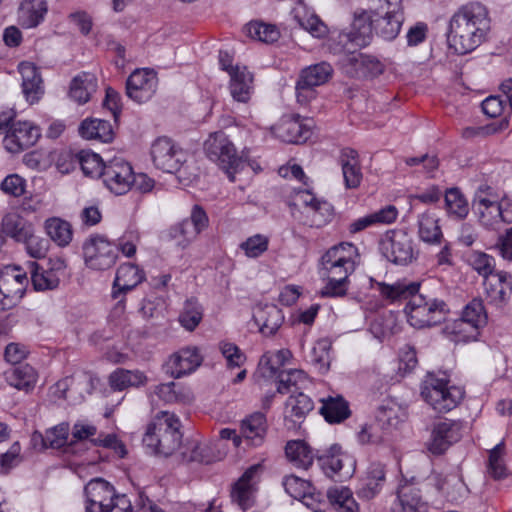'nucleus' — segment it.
Returning <instances> with one entry per match:
<instances>
[{
	"label": "nucleus",
	"instance_id": "nucleus-61",
	"mask_svg": "<svg viewBox=\"0 0 512 512\" xmlns=\"http://www.w3.org/2000/svg\"><path fill=\"white\" fill-rule=\"evenodd\" d=\"M269 239L262 234H256L249 237L240 244V249L244 251L249 258H257L267 251Z\"/></svg>",
	"mask_w": 512,
	"mask_h": 512
},
{
	"label": "nucleus",
	"instance_id": "nucleus-15",
	"mask_svg": "<svg viewBox=\"0 0 512 512\" xmlns=\"http://www.w3.org/2000/svg\"><path fill=\"white\" fill-rule=\"evenodd\" d=\"M462 423L452 419H440L432 425L428 450L434 455L443 454L450 446L462 437Z\"/></svg>",
	"mask_w": 512,
	"mask_h": 512
},
{
	"label": "nucleus",
	"instance_id": "nucleus-3",
	"mask_svg": "<svg viewBox=\"0 0 512 512\" xmlns=\"http://www.w3.org/2000/svg\"><path fill=\"white\" fill-rule=\"evenodd\" d=\"M350 254L341 255V249L330 248L321 258L327 283L321 291L324 297H342L348 290L349 275L354 271L356 258L359 257L356 246H348Z\"/></svg>",
	"mask_w": 512,
	"mask_h": 512
},
{
	"label": "nucleus",
	"instance_id": "nucleus-19",
	"mask_svg": "<svg viewBox=\"0 0 512 512\" xmlns=\"http://www.w3.org/2000/svg\"><path fill=\"white\" fill-rule=\"evenodd\" d=\"M145 280V273L137 265L125 263L118 267L112 287V298L124 307L125 295Z\"/></svg>",
	"mask_w": 512,
	"mask_h": 512
},
{
	"label": "nucleus",
	"instance_id": "nucleus-7",
	"mask_svg": "<svg viewBox=\"0 0 512 512\" xmlns=\"http://www.w3.org/2000/svg\"><path fill=\"white\" fill-rule=\"evenodd\" d=\"M12 113L0 115V135H5L3 143L11 153H19L36 144L41 136L40 129L28 121H13Z\"/></svg>",
	"mask_w": 512,
	"mask_h": 512
},
{
	"label": "nucleus",
	"instance_id": "nucleus-47",
	"mask_svg": "<svg viewBox=\"0 0 512 512\" xmlns=\"http://www.w3.org/2000/svg\"><path fill=\"white\" fill-rule=\"evenodd\" d=\"M320 412L329 423H340L350 415L348 403L342 397L323 400Z\"/></svg>",
	"mask_w": 512,
	"mask_h": 512
},
{
	"label": "nucleus",
	"instance_id": "nucleus-26",
	"mask_svg": "<svg viewBox=\"0 0 512 512\" xmlns=\"http://www.w3.org/2000/svg\"><path fill=\"white\" fill-rule=\"evenodd\" d=\"M384 483V466L381 463H371L360 478L356 493L361 499L371 500L380 493Z\"/></svg>",
	"mask_w": 512,
	"mask_h": 512
},
{
	"label": "nucleus",
	"instance_id": "nucleus-10",
	"mask_svg": "<svg viewBox=\"0 0 512 512\" xmlns=\"http://www.w3.org/2000/svg\"><path fill=\"white\" fill-rule=\"evenodd\" d=\"M150 154L154 166L166 173L178 172L187 160L186 152L166 136L153 141Z\"/></svg>",
	"mask_w": 512,
	"mask_h": 512
},
{
	"label": "nucleus",
	"instance_id": "nucleus-34",
	"mask_svg": "<svg viewBox=\"0 0 512 512\" xmlns=\"http://www.w3.org/2000/svg\"><path fill=\"white\" fill-rule=\"evenodd\" d=\"M481 328L477 324L466 321L462 315L445 324L442 329L443 334L452 342H469L477 340Z\"/></svg>",
	"mask_w": 512,
	"mask_h": 512
},
{
	"label": "nucleus",
	"instance_id": "nucleus-2",
	"mask_svg": "<svg viewBox=\"0 0 512 512\" xmlns=\"http://www.w3.org/2000/svg\"><path fill=\"white\" fill-rule=\"evenodd\" d=\"M490 30L487 8L478 2L462 6L451 18L447 41L457 54L474 51L485 41Z\"/></svg>",
	"mask_w": 512,
	"mask_h": 512
},
{
	"label": "nucleus",
	"instance_id": "nucleus-11",
	"mask_svg": "<svg viewBox=\"0 0 512 512\" xmlns=\"http://www.w3.org/2000/svg\"><path fill=\"white\" fill-rule=\"evenodd\" d=\"M380 249L385 258L396 265H407L416 259L413 239L401 229L387 232Z\"/></svg>",
	"mask_w": 512,
	"mask_h": 512
},
{
	"label": "nucleus",
	"instance_id": "nucleus-41",
	"mask_svg": "<svg viewBox=\"0 0 512 512\" xmlns=\"http://www.w3.org/2000/svg\"><path fill=\"white\" fill-rule=\"evenodd\" d=\"M79 133L85 139H96L104 143L111 142L114 137L110 122L101 119L84 120L79 127Z\"/></svg>",
	"mask_w": 512,
	"mask_h": 512
},
{
	"label": "nucleus",
	"instance_id": "nucleus-39",
	"mask_svg": "<svg viewBox=\"0 0 512 512\" xmlns=\"http://www.w3.org/2000/svg\"><path fill=\"white\" fill-rule=\"evenodd\" d=\"M285 453L294 466L305 470L313 464L314 458L318 456L303 440H291L287 442Z\"/></svg>",
	"mask_w": 512,
	"mask_h": 512
},
{
	"label": "nucleus",
	"instance_id": "nucleus-58",
	"mask_svg": "<svg viewBox=\"0 0 512 512\" xmlns=\"http://www.w3.org/2000/svg\"><path fill=\"white\" fill-rule=\"evenodd\" d=\"M196 236L193 224L185 219L169 230V237L175 240L176 245L182 249L186 248Z\"/></svg>",
	"mask_w": 512,
	"mask_h": 512
},
{
	"label": "nucleus",
	"instance_id": "nucleus-59",
	"mask_svg": "<svg viewBox=\"0 0 512 512\" xmlns=\"http://www.w3.org/2000/svg\"><path fill=\"white\" fill-rule=\"evenodd\" d=\"M466 321L477 324L481 329L487 324V313L481 299H473L464 308L461 314Z\"/></svg>",
	"mask_w": 512,
	"mask_h": 512
},
{
	"label": "nucleus",
	"instance_id": "nucleus-38",
	"mask_svg": "<svg viewBox=\"0 0 512 512\" xmlns=\"http://www.w3.org/2000/svg\"><path fill=\"white\" fill-rule=\"evenodd\" d=\"M279 131L283 141L289 143L305 142L311 135L309 125L302 122L300 115L284 119L279 126Z\"/></svg>",
	"mask_w": 512,
	"mask_h": 512
},
{
	"label": "nucleus",
	"instance_id": "nucleus-64",
	"mask_svg": "<svg viewBox=\"0 0 512 512\" xmlns=\"http://www.w3.org/2000/svg\"><path fill=\"white\" fill-rule=\"evenodd\" d=\"M93 446L111 449L120 458H124L127 454V450L124 443L121 440H119L118 437L113 433H98L95 440H93Z\"/></svg>",
	"mask_w": 512,
	"mask_h": 512
},
{
	"label": "nucleus",
	"instance_id": "nucleus-35",
	"mask_svg": "<svg viewBox=\"0 0 512 512\" xmlns=\"http://www.w3.org/2000/svg\"><path fill=\"white\" fill-rule=\"evenodd\" d=\"M97 89V78L94 74L82 72L75 76L70 84L69 96L79 104H85Z\"/></svg>",
	"mask_w": 512,
	"mask_h": 512
},
{
	"label": "nucleus",
	"instance_id": "nucleus-20",
	"mask_svg": "<svg viewBox=\"0 0 512 512\" xmlns=\"http://www.w3.org/2000/svg\"><path fill=\"white\" fill-rule=\"evenodd\" d=\"M324 473L333 477L336 474L349 476L355 468V460L342 451L341 446L333 444L324 454L317 456Z\"/></svg>",
	"mask_w": 512,
	"mask_h": 512
},
{
	"label": "nucleus",
	"instance_id": "nucleus-50",
	"mask_svg": "<svg viewBox=\"0 0 512 512\" xmlns=\"http://www.w3.org/2000/svg\"><path fill=\"white\" fill-rule=\"evenodd\" d=\"M70 426L67 422H62L45 432V435H34V439L39 437L44 448L59 449L67 444Z\"/></svg>",
	"mask_w": 512,
	"mask_h": 512
},
{
	"label": "nucleus",
	"instance_id": "nucleus-45",
	"mask_svg": "<svg viewBox=\"0 0 512 512\" xmlns=\"http://www.w3.org/2000/svg\"><path fill=\"white\" fill-rule=\"evenodd\" d=\"M154 393L166 403H189L193 400L191 391L174 382L159 384Z\"/></svg>",
	"mask_w": 512,
	"mask_h": 512
},
{
	"label": "nucleus",
	"instance_id": "nucleus-31",
	"mask_svg": "<svg viewBox=\"0 0 512 512\" xmlns=\"http://www.w3.org/2000/svg\"><path fill=\"white\" fill-rule=\"evenodd\" d=\"M339 163L342 168L345 187L355 189L360 186L363 174L359 163L358 152L352 148H344L340 152Z\"/></svg>",
	"mask_w": 512,
	"mask_h": 512
},
{
	"label": "nucleus",
	"instance_id": "nucleus-37",
	"mask_svg": "<svg viewBox=\"0 0 512 512\" xmlns=\"http://www.w3.org/2000/svg\"><path fill=\"white\" fill-rule=\"evenodd\" d=\"M485 289L488 297L494 303L506 301L512 292L511 275L507 272H497L485 280Z\"/></svg>",
	"mask_w": 512,
	"mask_h": 512
},
{
	"label": "nucleus",
	"instance_id": "nucleus-24",
	"mask_svg": "<svg viewBox=\"0 0 512 512\" xmlns=\"http://www.w3.org/2000/svg\"><path fill=\"white\" fill-rule=\"evenodd\" d=\"M384 15L373 11L374 31L384 40L395 39L404 22V9H384Z\"/></svg>",
	"mask_w": 512,
	"mask_h": 512
},
{
	"label": "nucleus",
	"instance_id": "nucleus-54",
	"mask_svg": "<svg viewBox=\"0 0 512 512\" xmlns=\"http://www.w3.org/2000/svg\"><path fill=\"white\" fill-rule=\"evenodd\" d=\"M285 491L293 498L302 500L305 505H309L305 500L312 494L311 484L297 476H286L283 480Z\"/></svg>",
	"mask_w": 512,
	"mask_h": 512
},
{
	"label": "nucleus",
	"instance_id": "nucleus-8",
	"mask_svg": "<svg viewBox=\"0 0 512 512\" xmlns=\"http://www.w3.org/2000/svg\"><path fill=\"white\" fill-rule=\"evenodd\" d=\"M333 72V67L325 61L303 68L295 86L297 102L303 106L308 105L317 96L315 88L327 83Z\"/></svg>",
	"mask_w": 512,
	"mask_h": 512
},
{
	"label": "nucleus",
	"instance_id": "nucleus-22",
	"mask_svg": "<svg viewBox=\"0 0 512 512\" xmlns=\"http://www.w3.org/2000/svg\"><path fill=\"white\" fill-rule=\"evenodd\" d=\"M261 470V464L250 466L233 485L232 501L237 503L242 510L248 509L253 504L255 485Z\"/></svg>",
	"mask_w": 512,
	"mask_h": 512
},
{
	"label": "nucleus",
	"instance_id": "nucleus-44",
	"mask_svg": "<svg viewBox=\"0 0 512 512\" xmlns=\"http://www.w3.org/2000/svg\"><path fill=\"white\" fill-rule=\"evenodd\" d=\"M146 376L140 371H130L118 368L109 376V384L113 390L122 391L129 387L144 385Z\"/></svg>",
	"mask_w": 512,
	"mask_h": 512
},
{
	"label": "nucleus",
	"instance_id": "nucleus-9",
	"mask_svg": "<svg viewBox=\"0 0 512 512\" xmlns=\"http://www.w3.org/2000/svg\"><path fill=\"white\" fill-rule=\"evenodd\" d=\"M472 208L479 223L489 230H497L501 223H512V205L479 195L472 201Z\"/></svg>",
	"mask_w": 512,
	"mask_h": 512
},
{
	"label": "nucleus",
	"instance_id": "nucleus-51",
	"mask_svg": "<svg viewBox=\"0 0 512 512\" xmlns=\"http://www.w3.org/2000/svg\"><path fill=\"white\" fill-rule=\"evenodd\" d=\"M445 208L450 216L464 219L469 213V205L458 188H450L445 193Z\"/></svg>",
	"mask_w": 512,
	"mask_h": 512
},
{
	"label": "nucleus",
	"instance_id": "nucleus-33",
	"mask_svg": "<svg viewBox=\"0 0 512 512\" xmlns=\"http://www.w3.org/2000/svg\"><path fill=\"white\" fill-rule=\"evenodd\" d=\"M267 433L266 416L261 412H256L242 420L241 434L242 438L251 446H260Z\"/></svg>",
	"mask_w": 512,
	"mask_h": 512
},
{
	"label": "nucleus",
	"instance_id": "nucleus-4",
	"mask_svg": "<svg viewBox=\"0 0 512 512\" xmlns=\"http://www.w3.org/2000/svg\"><path fill=\"white\" fill-rule=\"evenodd\" d=\"M180 421L173 413L162 411L148 425L143 443L152 452L163 456L173 454L181 444Z\"/></svg>",
	"mask_w": 512,
	"mask_h": 512
},
{
	"label": "nucleus",
	"instance_id": "nucleus-57",
	"mask_svg": "<svg viewBox=\"0 0 512 512\" xmlns=\"http://www.w3.org/2000/svg\"><path fill=\"white\" fill-rule=\"evenodd\" d=\"M389 433L375 420L374 423L364 425L358 432V440L361 444H381L387 440Z\"/></svg>",
	"mask_w": 512,
	"mask_h": 512
},
{
	"label": "nucleus",
	"instance_id": "nucleus-32",
	"mask_svg": "<svg viewBox=\"0 0 512 512\" xmlns=\"http://www.w3.org/2000/svg\"><path fill=\"white\" fill-rule=\"evenodd\" d=\"M48 6L45 0H22L18 8V23L21 27L30 29L43 22Z\"/></svg>",
	"mask_w": 512,
	"mask_h": 512
},
{
	"label": "nucleus",
	"instance_id": "nucleus-48",
	"mask_svg": "<svg viewBox=\"0 0 512 512\" xmlns=\"http://www.w3.org/2000/svg\"><path fill=\"white\" fill-rule=\"evenodd\" d=\"M277 392L280 394L294 393L302 388L306 382V375L302 370L289 369L277 373Z\"/></svg>",
	"mask_w": 512,
	"mask_h": 512
},
{
	"label": "nucleus",
	"instance_id": "nucleus-36",
	"mask_svg": "<svg viewBox=\"0 0 512 512\" xmlns=\"http://www.w3.org/2000/svg\"><path fill=\"white\" fill-rule=\"evenodd\" d=\"M254 320L260 332L266 336L273 335L282 325L284 316L281 309L275 305H265L254 314Z\"/></svg>",
	"mask_w": 512,
	"mask_h": 512
},
{
	"label": "nucleus",
	"instance_id": "nucleus-49",
	"mask_svg": "<svg viewBox=\"0 0 512 512\" xmlns=\"http://www.w3.org/2000/svg\"><path fill=\"white\" fill-rule=\"evenodd\" d=\"M245 33L254 40L263 43L276 42L280 37V32L275 25L260 21H252L244 27Z\"/></svg>",
	"mask_w": 512,
	"mask_h": 512
},
{
	"label": "nucleus",
	"instance_id": "nucleus-5",
	"mask_svg": "<svg viewBox=\"0 0 512 512\" xmlns=\"http://www.w3.org/2000/svg\"><path fill=\"white\" fill-rule=\"evenodd\" d=\"M204 152L227 175L231 182L235 181V174L243 170L246 165L243 156L237 153L232 141L222 131L209 135L204 142Z\"/></svg>",
	"mask_w": 512,
	"mask_h": 512
},
{
	"label": "nucleus",
	"instance_id": "nucleus-55",
	"mask_svg": "<svg viewBox=\"0 0 512 512\" xmlns=\"http://www.w3.org/2000/svg\"><path fill=\"white\" fill-rule=\"evenodd\" d=\"M78 160L83 173L90 177H101L104 173V166L101 157L91 151L82 150L78 154Z\"/></svg>",
	"mask_w": 512,
	"mask_h": 512
},
{
	"label": "nucleus",
	"instance_id": "nucleus-21",
	"mask_svg": "<svg viewBox=\"0 0 512 512\" xmlns=\"http://www.w3.org/2000/svg\"><path fill=\"white\" fill-rule=\"evenodd\" d=\"M202 360L196 347L182 348L169 357L166 362V372L174 378H180L195 371Z\"/></svg>",
	"mask_w": 512,
	"mask_h": 512
},
{
	"label": "nucleus",
	"instance_id": "nucleus-46",
	"mask_svg": "<svg viewBox=\"0 0 512 512\" xmlns=\"http://www.w3.org/2000/svg\"><path fill=\"white\" fill-rule=\"evenodd\" d=\"M45 230L48 236L59 246H67L73 236L69 222L60 218H49L45 221Z\"/></svg>",
	"mask_w": 512,
	"mask_h": 512
},
{
	"label": "nucleus",
	"instance_id": "nucleus-6",
	"mask_svg": "<svg viewBox=\"0 0 512 512\" xmlns=\"http://www.w3.org/2000/svg\"><path fill=\"white\" fill-rule=\"evenodd\" d=\"M421 396L435 411L446 413L459 405L464 397V391L455 385H449V380L429 373L421 385Z\"/></svg>",
	"mask_w": 512,
	"mask_h": 512
},
{
	"label": "nucleus",
	"instance_id": "nucleus-12",
	"mask_svg": "<svg viewBox=\"0 0 512 512\" xmlns=\"http://www.w3.org/2000/svg\"><path fill=\"white\" fill-rule=\"evenodd\" d=\"M83 255L87 267L103 271L111 268L116 263L118 248L105 237L96 235L84 242Z\"/></svg>",
	"mask_w": 512,
	"mask_h": 512
},
{
	"label": "nucleus",
	"instance_id": "nucleus-53",
	"mask_svg": "<svg viewBox=\"0 0 512 512\" xmlns=\"http://www.w3.org/2000/svg\"><path fill=\"white\" fill-rule=\"evenodd\" d=\"M331 342L327 338L318 340L310 352V362L320 373L328 371L331 361Z\"/></svg>",
	"mask_w": 512,
	"mask_h": 512
},
{
	"label": "nucleus",
	"instance_id": "nucleus-63",
	"mask_svg": "<svg viewBox=\"0 0 512 512\" xmlns=\"http://www.w3.org/2000/svg\"><path fill=\"white\" fill-rule=\"evenodd\" d=\"M97 427L85 421H77L71 429V442L89 441L93 445V440L97 437Z\"/></svg>",
	"mask_w": 512,
	"mask_h": 512
},
{
	"label": "nucleus",
	"instance_id": "nucleus-16",
	"mask_svg": "<svg viewBox=\"0 0 512 512\" xmlns=\"http://www.w3.org/2000/svg\"><path fill=\"white\" fill-rule=\"evenodd\" d=\"M102 179L105 186L112 193L123 195L131 189L135 174L128 162L115 158L104 166Z\"/></svg>",
	"mask_w": 512,
	"mask_h": 512
},
{
	"label": "nucleus",
	"instance_id": "nucleus-62",
	"mask_svg": "<svg viewBox=\"0 0 512 512\" xmlns=\"http://www.w3.org/2000/svg\"><path fill=\"white\" fill-rule=\"evenodd\" d=\"M470 263L485 279L494 276L495 260L492 256L483 252H474L470 257Z\"/></svg>",
	"mask_w": 512,
	"mask_h": 512
},
{
	"label": "nucleus",
	"instance_id": "nucleus-14",
	"mask_svg": "<svg viewBox=\"0 0 512 512\" xmlns=\"http://www.w3.org/2000/svg\"><path fill=\"white\" fill-rule=\"evenodd\" d=\"M374 20L373 11H363L355 14L350 30L338 35V42L345 52H352L356 47L367 46L373 35Z\"/></svg>",
	"mask_w": 512,
	"mask_h": 512
},
{
	"label": "nucleus",
	"instance_id": "nucleus-56",
	"mask_svg": "<svg viewBox=\"0 0 512 512\" xmlns=\"http://www.w3.org/2000/svg\"><path fill=\"white\" fill-rule=\"evenodd\" d=\"M295 19L299 25L313 37L323 38L328 33L326 24L315 14L301 15L300 9H295Z\"/></svg>",
	"mask_w": 512,
	"mask_h": 512
},
{
	"label": "nucleus",
	"instance_id": "nucleus-43",
	"mask_svg": "<svg viewBox=\"0 0 512 512\" xmlns=\"http://www.w3.org/2000/svg\"><path fill=\"white\" fill-rule=\"evenodd\" d=\"M419 238L428 244H439L442 240V231L438 224V218L430 211L422 213L418 217Z\"/></svg>",
	"mask_w": 512,
	"mask_h": 512
},
{
	"label": "nucleus",
	"instance_id": "nucleus-18",
	"mask_svg": "<svg viewBox=\"0 0 512 512\" xmlns=\"http://www.w3.org/2000/svg\"><path fill=\"white\" fill-rule=\"evenodd\" d=\"M31 281L37 291L53 290L59 286L61 277H64L66 262L62 258L50 259L48 267L41 268L36 262L31 263Z\"/></svg>",
	"mask_w": 512,
	"mask_h": 512
},
{
	"label": "nucleus",
	"instance_id": "nucleus-23",
	"mask_svg": "<svg viewBox=\"0 0 512 512\" xmlns=\"http://www.w3.org/2000/svg\"><path fill=\"white\" fill-rule=\"evenodd\" d=\"M87 512H103L115 497L112 485L102 478L90 480L84 488Z\"/></svg>",
	"mask_w": 512,
	"mask_h": 512
},
{
	"label": "nucleus",
	"instance_id": "nucleus-40",
	"mask_svg": "<svg viewBox=\"0 0 512 512\" xmlns=\"http://www.w3.org/2000/svg\"><path fill=\"white\" fill-rule=\"evenodd\" d=\"M5 379L10 386L18 390L29 391L36 383L37 373L29 364H20L7 370Z\"/></svg>",
	"mask_w": 512,
	"mask_h": 512
},
{
	"label": "nucleus",
	"instance_id": "nucleus-60",
	"mask_svg": "<svg viewBox=\"0 0 512 512\" xmlns=\"http://www.w3.org/2000/svg\"><path fill=\"white\" fill-rule=\"evenodd\" d=\"M182 455L187 462L209 464L216 460L212 448L207 444H194L191 448H187Z\"/></svg>",
	"mask_w": 512,
	"mask_h": 512
},
{
	"label": "nucleus",
	"instance_id": "nucleus-42",
	"mask_svg": "<svg viewBox=\"0 0 512 512\" xmlns=\"http://www.w3.org/2000/svg\"><path fill=\"white\" fill-rule=\"evenodd\" d=\"M2 231L16 241L26 242L32 237L31 224L17 213H8L3 217Z\"/></svg>",
	"mask_w": 512,
	"mask_h": 512
},
{
	"label": "nucleus",
	"instance_id": "nucleus-29",
	"mask_svg": "<svg viewBox=\"0 0 512 512\" xmlns=\"http://www.w3.org/2000/svg\"><path fill=\"white\" fill-rule=\"evenodd\" d=\"M347 64L351 67L348 72L358 78L376 77L384 72V65L372 55L353 54L347 56Z\"/></svg>",
	"mask_w": 512,
	"mask_h": 512
},
{
	"label": "nucleus",
	"instance_id": "nucleus-28",
	"mask_svg": "<svg viewBox=\"0 0 512 512\" xmlns=\"http://www.w3.org/2000/svg\"><path fill=\"white\" fill-rule=\"evenodd\" d=\"M425 509L426 503L422 500L418 487L412 483L400 485L392 512H424Z\"/></svg>",
	"mask_w": 512,
	"mask_h": 512
},
{
	"label": "nucleus",
	"instance_id": "nucleus-27",
	"mask_svg": "<svg viewBox=\"0 0 512 512\" xmlns=\"http://www.w3.org/2000/svg\"><path fill=\"white\" fill-rule=\"evenodd\" d=\"M19 73L22 77V91L26 100L34 104L40 100L44 94V87L38 68L30 62L19 64Z\"/></svg>",
	"mask_w": 512,
	"mask_h": 512
},
{
	"label": "nucleus",
	"instance_id": "nucleus-52",
	"mask_svg": "<svg viewBox=\"0 0 512 512\" xmlns=\"http://www.w3.org/2000/svg\"><path fill=\"white\" fill-rule=\"evenodd\" d=\"M203 318V308L196 299H188L179 315V322L188 331H193Z\"/></svg>",
	"mask_w": 512,
	"mask_h": 512
},
{
	"label": "nucleus",
	"instance_id": "nucleus-30",
	"mask_svg": "<svg viewBox=\"0 0 512 512\" xmlns=\"http://www.w3.org/2000/svg\"><path fill=\"white\" fill-rule=\"evenodd\" d=\"M229 89L235 101L246 103L253 92V75L245 66L236 65L230 71Z\"/></svg>",
	"mask_w": 512,
	"mask_h": 512
},
{
	"label": "nucleus",
	"instance_id": "nucleus-13",
	"mask_svg": "<svg viewBox=\"0 0 512 512\" xmlns=\"http://www.w3.org/2000/svg\"><path fill=\"white\" fill-rule=\"evenodd\" d=\"M28 278L20 267L6 266L0 270V310H8L22 299Z\"/></svg>",
	"mask_w": 512,
	"mask_h": 512
},
{
	"label": "nucleus",
	"instance_id": "nucleus-25",
	"mask_svg": "<svg viewBox=\"0 0 512 512\" xmlns=\"http://www.w3.org/2000/svg\"><path fill=\"white\" fill-rule=\"evenodd\" d=\"M312 399L302 392L291 395L285 404L284 420L288 429H296L313 410Z\"/></svg>",
	"mask_w": 512,
	"mask_h": 512
},
{
	"label": "nucleus",
	"instance_id": "nucleus-17",
	"mask_svg": "<svg viewBox=\"0 0 512 512\" xmlns=\"http://www.w3.org/2000/svg\"><path fill=\"white\" fill-rule=\"evenodd\" d=\"M158 79L151 69H136L126 81L127 96L137 103L149 101L156 92Z\"/></svg>",
	"mask_w": 512,
	"mask_h": 512
},
{
	"label": "nucleus",
	"instance_id": "nucleus-1",
	"mask_svg": "<svg viewBox=\"0 0 512 512\" xmlns=\"http://www.w3.org/2000/svg\"><path fill=\"white\" fill-rule=\"evenodd\" d=\"M370 282L372 288L377 289L382 297L392 302L409 299L405 312L407 321L414 328L422 329L437 325L444 320L449 312L447 304L443 300L420 292L419 283L396 282L386 284L373 278H370Z\"/></svg>",
	"mask_w": 512,
	"mask_h": 512
}]
</instances>
